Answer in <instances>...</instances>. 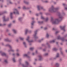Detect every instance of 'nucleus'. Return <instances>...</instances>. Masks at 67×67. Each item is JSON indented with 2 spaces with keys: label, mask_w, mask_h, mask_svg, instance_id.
<instances>
[{
  "label": "nucleus",
  "mask_w": 67,
  "mask_h": 67,
  "mask_svg": "<svg viewBox=\"0 0 67 67\" xmlns=\"http://www.w3.org/2000/svg\"><path fill=\"white\" fill-rule=\"evenodd\" d=\"M46 37L47 38H48V37H49V35L48 34H47L46 35Z\"/></svg>",
  "instance_id": "36"
},
{
  "label": "nucleus",
  "mask_w": 67,
  "mask_h": 67,
  "mask_svg": "<svg viewBox=\"0 0 67 67\" xmlns=\"http://www.w3.org/2000/svg\"><path fill=\"white\" fill-rule=\"evenodd\" d=\"M44 30H47V27H45L44 28Z\"/></svg>",
  "instance_id": "44"
},
{
  "label": "nucleus",
  "mask_w": 67,
  "mask_h": 67,
  "mask_svg": "<svg viewBox=\"0 0 67 67\" xmlns=\"http://www.w3.org/2000/svg\"><path fill=\"white\" fill-rule=\"evenodd\" d=\"M57 39L58 40H61L62 41H64V40H65V39L63 37L62 38L60 37V36L58 37Z\"/></svg>",
  "instance_id": "9"
},
{
  "label": "nucleus",
  "mask_w": 67,
  "mask_h": 67,
  "mask_svg": "<svg viewBox=\"0 0 67 67\" xmlns=\"http://www.w3.org/2000/svg\"><path fill=\"white\" fill-rule=\"evenodd\" d=\"M62 14L63 15H65V13L63 12L62 13Z\"/></svg>",
  "instance_id": "50"
},
{
  "label": "nucleus",
  "mask_w": 67,
  "mask_h": 67,
  "mask_svg": "<svg viewBox=\"0 0 67 67\" xmlns=\"http://www.w3.org/2000/svg\"><path fill=\"white\" fill-rule=\"evenodd\" d=\"M53 50L54 51H57V50H58V49L56 48H54L53 49Z\"/></svg>",
  "instance_id": "26"
},
{
  "label": "nucleus",
  "mask_w": 67,
  "mask_h": 67,
  "mask_svg": "<svg viewBox=\"0 0 67 67\" xmlns=\"http://www.w3.org/2000/svg\"><path fill=\"white\" fill-rule=\"evenodd\" d=\"M24 2L26 4H29V3L28 2H26L25 1H24Z\"/></svg>",
  "instance_id": "30"
},
{
  "label": "nucleus",
  "mask_w": 67,
  "mask_h": 67,
  "mask_svg": "<svg viewBox=\"0 0 67 67\" xmlns=\"http://www.w3.org/2000/svg\"><path fill=\"white\" fill-rule=\"evenodd\" d=\"M23 44L25 46V47L26 48L27 47L26 46V43L25 42H23Z\"/></svg>",
  "instance_id": "21"
},
{
  "label": "nucleus",
  "mask_w": 67,
  "mask_h": 67,
  "mask_svg": "<svg viewBox=\"0 0 67 67\" xmlns=\"http://www.w3.org/2000/svg\"><path fill=\"white\" fill-rule=\"evenodd\" d=\"M43 21H39L38 22V23L39 24H42L43 23Z\"/></svg>",
  "instance_id": "18"
},
{
  "label": "nucleus",
  "mask_w": 67,
  "mask_h": 67,
  "mask_svg": "<svg viewBox=\"0 0 67 67\" xmlns=\"http://www.w3.org/2000/svg\"><path fill=\"white\" fill-rule=\"evenodd\" d=\"M11 24H10L8 25V27H11Z\"/></svg>",
  "instance_id": "43"
},
{
  "label": "nucleus",
  "mask_w": 67,
  "mask_h": 67,
  "mask_svg": "<svg viewBox=\"0 0 67 67\" xmlns=\"http://www.w3.org/2000/svg\"><path fill=\"white\" fill-rule=\"evenodd\" d=\"M5 41H6V42H11L12 41L11 40H9L8 38L4 40Z\"/></svg>",
  "instance_id": "16"
},
{
  "label": "nucleus",
  "mask_w": 67,
  "mask_h": 67,
  "mask_svg": "<svg viewBox=\"0 0 67 67\" xmlns=\"http://www.w3.org/2000/svg\"><path fill=\"white\" fill-rule=\"evenodd\" d=\"M60 53H61V55H63V52H62V51H60Z\"/></svg>",
  "instance_id": "49"
},
{
  "label": "nucleus",
  "mask_w": 67,
  "mask_h": 67,
  "mask_svg": "<svg viewBox=\"0 0 67 67\" xmlns=\"http://www.w3.org/2000/svg\"><path fill=\"white\" fill-rule=\"evenodd\" d=\"M5 46H8V47H9L10 49V50H9L8 51V52H10V51H11L12 52H14V50L13 49H12V47L10 45H9V44H7L5 45Z\"/></svg>",
  "instance_id": "4"
},
{
  "label": "nucleus",
  "mask_w": 67,
  "mask_h": 67,
  "mask_svg": "<svg viewBox=\"0 0 67 67\" xmlns=\"http://www.w3.org/2000/svg\"><path fill=\"white\" fill-rule=\"evenodd\" d=\"M36 16H38V15H39V14H36Z\"/></svg>",
  "instance_id": "58"
},
{
  "label": "nucleus",
  "mask_w": 67,
  "mask_h": 67,
  "mask_svg": "<svg viewBox=\"0 0 67 67\" xmlns=\"http://www.w3.org/2000/svg\"><path fill=\"white\" fill-rule=\"evenodd\" d=\"M48 20V17H47L46 18L45 21L46 22H47V21Z\"/></svg>",
  "instance_id": "33"
},
{
  "label": "nucleus",
  "mask_w": 67,
  "mask_h": 67,
  "mask_svg": "<svg viewBox=\"0 0 67 67\" xmlns=\"http://www.w3.org/2000/svg\"><path fill=\"white\" fill-rule=\"evenodd\" d=\"M16 54L17 56H20V54L18 53H16Z\"/></svg>",
  "instance_id": "40"
},
{
  "label": "nucleus",
  "mask_w": 67,
  "mask_h": 67,
  "mask_svg": "<svg viewBox=\"0 0 67 67\" xmlns=\"http://www.w3.org/2000/svg\"><path fill=\"white\" fill-rule=\"evenodd\" d=\"M67 34L66 35H65L64 36V37H67Z\"/></svg>",
  "instance_id": "61"
},
{
  "label": "nucleus",
  "mask_w": 67,
  "mask_h": 67,
  "mask_svg": "<svg viewBox=\"0 0 67 67\" xmlns=\"http://www.w3.org/2000/svg\"><path fill=\"white\" fill-rule=\"evenodd\" d=\"M39 14H40L41 16H42L43 15V13L42 12H40L39 13Z\"/></svg>",
  "instance_id": "38"
},
{
  "label": "nucleus",
  "mask_w": 67,
  "mask_h": 67,
  "mask_svg": "<svg viewBox=\"0 0 67 67\" xmlns=\"http://www.w3.org/2000/svg\"><path fill=\"white\" fill-rule=\"evenodd\" d=\"M51 21H53V18L52 17H51Z\"/></svg>",
  "instance_id": "54"
},
{
  "label": "nucleus",
  "mask_w": 67,
  "mask_h": 67,
  "mask_svg": "<svg viewBox=\"0 0 67 67\" xmlns=\"http://www.w3.org/2000/svg\"><path fill=\"white\" fill-rule=\"evenodd\" d=\"M34 23H35V21H32L31 23V29H32L33 28V25H34Z\"/></svg>",
  "instance_id": "10"
},
{
  "label": "nucleus",
  "mask_w": 67,
  "mask_h": 67,
  "mask_svg": "<svg viewBox=\"0 0 67 67\" xmlns=\"http://www.w3.org/2000/svg\"><path fill=\"white\" fill-rule=\"evenodd\" d=\"M65 10H67V8L65 7Z\"/></svg>",
  "instance_id": "64"
},
{
  "label": "nucleus",
  "mask_w": 67,
  "mask_h": 67,
  "mask_svg": "<svg viewBox=\"0 0 67 67\" xmlns=\"http://www.w3.org/2000/svg\"><path fill=\"white\" fill-rule=\"evenodd\" d=\"M13 13H11L10 14V18L11 19H12L13 18V17H12V14Z\"/></svg>",
  "instance_id": "23"
},
{
  "label": "nucleus",
  "mask_w": 67,
  "mask_h": 67,
  "mask_svg": "<svg viewBox=\"0 0 67 67\" xmlns=\"http://www.w3.org/2000/svg\"><path fill=\"white\" fill-rule=\"evenodd\" d=\"M42 46H45V44H42Z\"/></svg>",
  "instance_id": "57"
},
{
  "label": "nucleus",
  "mask_w": 67,
  "mask_h": 67,
  "mask_svg": "<svg viewBox=\"0 0 67 67\" xmlns=\"http://www.w3.org/2000/svg\"><path fill=\"white\" fill-rule=\"evenodd\" d=\"M16 52H19V49H16Z\"/></svg>",
  "instance_id": "53"
},
{
  "label": "nucleus",
  "mask_w": 67,
  "mask_h": 67,
  "mask_svg": "<svg viewBox=\"0 0 67 67\" xmlns=\"http://www.w3.org/2000/svg\"><path fill=\"white\" fill-rule=\"evenodd\" d=\"M9 3H10V4H13V3L12 2L10 1H9Z\"/></svg>",
  "instance_id": "41"
},
{
  "label": "nucleus",
  "mask_w": 67,
  "mask_h": 67,
  "mask_svg": "<svg viewBox=\"0 0 67 67\" xmlns=\"http://www.w3.org/2000/svg\"><path fill=\"white\" fill-rule=\"evenodd\" d=\"M60 44L61 45H63V43H60Z\"/></svg>",
  "instance_id": "63"
},
{
  "label": "nucleus",
  "mask_w": 67,
  "mask_h": 67,
  "mask_svg": "<svg viewBox=\"0 0 67 67\" xmlns=\"http://www.w3.org/2000/svg\"><path fill=\"white\" fill-rule=\"evenodd\" d=\"M53 30H56V29H55L54 28H53Z\"/></svg>",
  "instance_id": "62"
},
{
  "label": "nucleus",
  "mask_w": 67,
  "mask_h": 67,
  "mask_svg": "<svg viewBox=\"0 0 67 67\" xmlns=\"http://www.w3.org/2000/svg\"><path fill=\"white\" fill-rule=\"evenodd\" d=\"M37 8L38 10L40 11L41 9L43 10L44 11L46 10L45 9H44L43 7L41 5H38L37 6Z\"/></svg>",
  "instance_id": "5"
},
{
  "label": "nucleus",
  "mask_w": 67,
  "mask_h": 67,
  "mask_svg": "<svg viewBox=\"0 0 67 67\" xmlns=\"http://www.w3.org/2000/svg\"><path fill=\"white\" fill-rule=\"evenodd\" d=\"M63 5L64 6H67V5H66L65 4H63Z\"/></svg>",
  "instance_id": "48"
},
{
  "label": "nucleus",
  "mask_w": 67,
  "mask_h": 67,
  "mask_svg": "<svg viewBox=\"0 0 67 67\" xmlns=\"http://www.w3.org/2000/svg\"><path fill=\"white\" fill-rule=\"evenodd\" d=\"M40 49H42V47H40Z\"/></svg>",
  "instance_id": "60"
},
{
  "label": "nucleus",
  "mask_w": 67,
  "mask_h": 67,
  "mask_svg": "<svg viewBox=\"0 0 67 67\" xmlns=\"http://www.w3.org/2000/svg\"><path fill=\"white\" fill-rule=\"evenodd\" d=\"M41 19H42V20H44L45 18H44V17L43 16H41Z\"/></svg>",
  "instance_id": "31"
},
{
  "label": "nucleus",
  "mask_w": 67,
  "mask_h": 67,
  "mask_svg": "<svg viewBox=\"0 0 67 67\" xmlns=\"http://www.w3.org/2000/svg\"><path fill=\"white\" fill-rule=\"evenodd\" d=\"M13 32L14 33H15V34H16V31L14 29H13Z\"/></svg>",
  "instance_id": "28"
},
{
  "label": "nucleus",
  "mask_w": 67,
  "mask_h": 67,
  "mask_svg": "<svg viewBox=\"0 0 67 67\" xmlns=\"http://www.w3.org/2000/svg\"><path fill=\"white\" fill-rule=\"evenodd\" d=\"M7 13V12L6 11H5L3 13H3Z\"/></svg>",
  "instance_id": "47"
},
{
  "label": "nucleus",
  "mask_w": 67,
  "mask_h": 67,
  "mask_svg": "<svg viewBox=\"0 0 67 67\" xmlns=\"http://www.w3.org/2000/svg\"><path fill=\"white\" fill-rule=\"evenodd\" d=\"M45 14H46V15H48L49 14H48V13H46Z\"/></svg>",
  "instance_id": "52"
},
{
  "label": "nucleus",
  "mask_w": 67,
  "mask_h": 67,
  "mask_svg": "<svg viewBox=\"0 0 67 67\" xmlns=\"http://www.w3.org/2000/svg\"><path fill=\"white\" fill-rule=\"evenodd\" d=\"M43 52H45L46 51V49H43Z\"/></svg>",
  "instance_id": "51"
},
{
  "label": "nucleus",
  "mask_w": 67,
  "mask_h": 67,
  "mask_svg": "<svg viewBox=\"0 0 67 67\" xmlns=\"http://www.w3.org/2000/svg\"><path fill=\"white\" fill-rule=\"evenodd\" d=\"M44 2L45 3H48V1H44Z\"/></svg>",
  "instance_id": "45"
},
{
  "label": "nucleus",
  "mask_w": 67,
  "mask_h": 67,
  "mask_svg": "<svg viewBox=\"0 0 67 67\" xmlns=\"http://www.w3.org/2000/svg\"><path fill=\"white\" fill-rule=\"evenodd\" d=\"M21 61H22V59H20L19 60L20 65H21L22 66H23V67H28V66H29V63H28V62H27V61H26L25 62L26 65H25V66L24 65L22 64H21Z\"/></svg>",
  "instance_id": "3"
},
{
  "label": "nucleus",
  "mask_w": 67,
  "mask_h": 67,
  "mask_svg": "<svg viewBox=\"0 0 67 67\" xmlns=\"http://www.w3.org/2000/svg\"><path fill=\"white\" fill-rule=\"evenodd\" d=\"M39 57V60L40 61H42V60H43V58H42V56L41 55H40L38 56Z\"/></svg>",
  "instance_id": "11"
},
{
  "label": "nucleus",
  "mask_w": 67,
  "mask_h": 67,
  "mask_svg": "<svg viewBox=\"0 0 67 67\" xmlns=\"http://www.w3.org/2000/svg\"><path fill=\"white\" fill-rule=\"evenodd\" d=\"M58 33V31H56L55 32V34H57V33Z\"/></svg>",
  "instance_id": "55"
},
{
  "label": "nucleus",
  "mask_w": 67,
  "mask_h": 67,
  "mask_svg": "<svg viewBox=\"0 0 67 67\" xmlns=\"http://www.w3.org/2000/svg\"><path fill=\"white\" fill-rule=\"evenodd\" d=\"M0 53L1 54L2 56H6V54L2 51H0Z\"/></svg>",
  "instance_id": "13"
},
{
  "label": "nucleus",
  "mask_w": 67,
  "mask_h": 67,
  "mask_svg": "<svg viewBox=\"0 0 67 67\" xmlns=\"http://www.w3.org/2000/svg\"><path fill=\"white\" fill-rule=\"evenodd\" d=\"M65 26H63L62 27V26H60V27L61 29V30H63L64 31H65Z\"/></svg>",
  "instance_id": "12"
},
{
  "label": "nucleus",
  "mask_w": 67,
  "mask_h": 67,
  "mask_svg": "<svg viewBox=\"0 0 67 67\" xmlns=\"http://www.w3.org/2000/svg\"><path fill=\"white\" fill-rule=\"evenodd\" d=\"M6 25V24H3L2 25V26H5Z\"/></svg>",
  "instance_id": "39"
},
{
  "label": "nucleus",
  "mask_w": 67,
  "mask_h": 67,
  "mask_svg": "<svg viewBox=\"0 0 67 67\" xmlns=\"http://www.w3.org/2000/svg\"><path fill=\"white\" fill-rule=\"evenodd\" d=\"M27 57L28 58H30V57L28 56L26 54H25L23 55V57Z\"/></svg>",
  "instance_id": "17"
},
{
  "label": "nucleus",
  "mask_w": 67,
  "mask_h": 67,
  "mask_svg": "<svg viewBox=\"0 0 67 67\" xmlns=\"http://www.w3.org/2000/svg\"><path fill=\"white\" fill-rule=\"evenodd\" d=\"M19 38L21 41H23L24 40V38H23L21 37H19Z\"/></svg>",
  "instance_id": "25"
},
{
  "label": "nucleus",
  "mask_w": 67,
  "mask_h": 67,
  "mask_svg": "<svg viewBox=\"0 0 67 67\" xmlns=\"http://www.w3.org/2000/svg\"><path fill=\"white\" fill-rule=\"evenodd\" d=\"M4 63H5V64H7L8 63V60H7V59H5L4 60Z\"/></svg>",
  "instance_id": "20"
},
{
  "label": "nucleus",
  "mask_w": 67,
  "mask_h": 67,
  "mask_svg": "<svg viewBox=\"0 0 67 67\" xmlns=\"http://www.w3.org/2000/svg\"><path fill=\"white\" fill-rule=\"evenodd\" d=\"M34 49V48H30V50H31V51H33Z\"/></svg>",
  "instance_id": "32"
},
{
  "label": "nucleus",
  "mask_w": 67,
  "mask_h": 67,
  "mask_svg": "<svg viewBox=\"0 0 67 67\" xmlns=\"http://www.w3.org/2000/svg\"><path fill=\"white\" fill-rule=\"evenodd\" d=\"M3 21H9V19H5V16H4L3 17Z\"/></svg>",
  "instance_id": "15"
},
{
  "label": "nucleus",
  "mask_w": 67,
  "mask_h": 67,
  "mask_svg": "<svg viewBox=\"0 0 67 67\" xmlns=\"http://www.w3.org/2000/svg\"><path fill=\"white\" fill-rule=\"evenodd\" d=\"M26 8V9H27V10L28 9H30V7H27Z\"/></svg>",
  "instance_id": "56"
},
{
  "label": "nucleus",
  "mask_w": 67,
  "mask_h": 67,
  "mask_svg": "<svg viewBox=\"0 0 67 67\" xmlns=\"http://www.w3.org/2000/svg\"><path fill=\"white\" fill-rule=\"evenodd\" d=\"M29 31V30L28 29H26V30L25 31V35H26V34H27V32Z\"/></svg>",
  "instance_id": "24"
},
{
  "label": "nucleus",
  "mask_w": 67,
  "mask_h": 67,
  "mask_svg": "<svg viewBox=\"0 0 67 67\" xmlns=\"http://www.w3.org/2000/svg\"><path fill=\"white\" fill-rule=\"evenodd\" d=\"M47 45H48V48H51V46L47 42Z\"/></svg>",
  "instance_id": "19"
},
{
  "label": "nucleus",
  "mask_w": 67,
  "mask_h": 67,
  "mask_svg": "<svg viewBox=\"0 0 67 67\" xmlns=\"http://www.w3.org/2000/svg\"><path fill=\"white\" fill-rule=\"evenodd\" d=\"M13 10L14 11V12H13V13L14 14H19V12L18 11V10L16 9H13Z\"/></svg>",
  "instance_id": "8"
},
{
  "label": "nucleus",
  "mask_w": 67,
  "mask_h": 67,
  "mask_svg": "<svg viewBox=\"0 0 67 67\" xmlns=\"http://www.w3.org/2000/svg\"><path fill=\"white\" fill-rule=\"evenodd\" d=\"M32 20H34V18H32Z\"/></svg>",
  "instance_id": "59"
},
{
  "label": "nucleus",
  "mask_w": 67,
  "mask_h": 67,
  "mask_svg": "<svg viewBox=\"0 0 67 67\" xmlns=\"http://www.w3.org/2000/svg\"><path fill=\"white\" fill-rule=\"evenodd\" d=\"M23 9H26V8L25 6H24L23 7Z\"/></svg>",
  "instance_id": "34"
},
{
  "label": "nucleus",
  "mask_w": 67,
  "mask_h": 67,
  "mask_svg": "<svg viewBox=\"0 0 67 67\" xmlns=\"http://www.w3.org/2000/svg\"><path fill=\"white\" fill-rule=\"evenodd\" d=\"M60 9L59 7H58L55 8L54 7L53 5H52L49 9V11L51 13H53V12H56L57 10H58Z\"/></svg>",
  "instance_id": "2"
},
{
  "label": "nucleus",
  "mask_w": 67,
  "mask_h": 67,
  "mask_svg": "<svg viewBox=\"0 0 67 67\" xmlns=\"http://www.w3.org/2000/svg\"><path fill=\"white\" fill-rule=\"evenodd\" d=\"M29 39H30V37L29 36H28V37H27V38L26 39V41H27L29 43V45L31 46V45H32V44H31V43H32V42H33V41H29Z\"/></svg>",
  "instance_id": "6"
},
{
  "label": "nucleus",
  "mask_w": 67,
  "mask_h": 67,
  "mask_svg": "<svg viewBox=\"0 0 67 67\" xmlns=\"http://www.w3.org/2000/svg\"><path fill=\"white\" fill-rule=\"evenodd\" d=\"M43 40H44V39L42 38L40 40H39V42H42V41H43Z\"/></svg>",
  "instance_id": "35"
},
{
  "label": "nucleus",
  "mask_w": 67,
  "mask_h": 67,
  "mask_svg": "<svg viewBox=\"0 0 67 67\" xmlns=\"http://www.w3.org/2000/svg\"><path fill=\"white\" fill-rule=\"evenodd\" d=\"M23 20V18L22 17H19L18 19V20L19 22H21Z\"/></svg>",
  "instance_id": "14"
},
{
  "label": "nucleus",
  "mask_w": 67,
  "mask_h": 67,
  "mask_svg": "<svg viewBox=\"0 0 67 67\" xmlns=\"http://www.w3.org/2000/svg\"><path fill=\"white\" fill-rule=\"evenodd\" d=\"M13 61V62L15 63L16 61H15V58H14L12 59Z\"/></svg>",
  "instance_id": "27"
},
{
  "label": "nucleus",
  "mask_w": 67,
  "mask_h": 67,
  "mask_svg": "<svg viewBox=\"0 0 67 67\" xmlns=\"http://www.w3.org/2000/svg\"><path fill=\"white\" fill-rule=\"evenodd\" d=\"M47 55H48V53H45L44 54V56H47Z\"/></svg>",
  "instance_id": "42"
},
{
  "label": "nucleus",
  "mask_w": 67,
  "mask_h": 67,
  "mask_svg": "<svg viewBox=\"0 0 67 67\" xmlns=\"http://www.w3.org/2000/svg\"><path fill=\"white\" fill-rule=\"evenodd\" d=\"M59 61L60 62H62V59H60L59 60Z\"/></svg>",
  "instance_id": "46"
},
{
  "label": "nucleus",
  "mask_w": 67,
  "mask_h": 67,
  "mask_svg": "<svg viewBox=\"0 0 67 67\" xmlns=\"http://www.w3.org/2000/svg\"><path fill=\"white\" fill-rule=\"evenodd\" d=\"M59 57V53H57V55L56 56V58H57L58 57Z\"/></svg>",
  "instance_id": "37"
},
{
  "label": "nucleus",
  "mask_w": 67,
  "mask_h": 67,
  "mask_svg": "<svg viewBox=\"0 0 67 67\" xmlns=\"http://www.w3.org/2000/svg\"><path fill=\"white\" fill-rule=\"evenodd\" d=\"M49 42L50 43H55V41L54 40H53L50 41Z\"/></svg>",
  "instance_id": "29"
},
{
  "label": "nucleus",
  "mask_w": 67,
  "mask_h": 67,
  "mask_svg": "<svg viewBox=\"0 0 67 67\" xmlns=\"http://www.w3.org/2000/svg\"><path fill=\"white\" fill-rule=\"evenodd\" d=\"M58 15L59 16V18L58 19H56L54 21L52 22V23L54 24H58L59 23L60 21H61L63 19V16L60 13H58Z\"/></svg>",
  "instance_id": "1"
},
{
  "label": "nucleus",
  "mask_w": 67,
  "mask_h": 67,
  "mask_svg": "<svg viewBox=\"0 0 67 67\" xmlns=\"http://www.w3.org/2000/svg\"><path fill=\"white\" fill-rule=\"evenodd\" d=\"M37 30H36L34 32V37L36 39L38 38V37L36 36V34H37Z\"/></svg>",
  "instance_id": "7"
},
{
  "label": "nucleus",
  "mask_w": 67,
  "mask_h": 67,
  "mask_svg": "<svg viewBox=\"0 0 67 67\" xmlns=\"http://www.w3.org/2000/svg\"><path fill=\"white\" fill-rule=\"evenodd\" d=\"M59 64L58 63H57L55 64V66L57 67H59Z\"/></svg>",
  "instance_id": "22"
}]
</instances>
